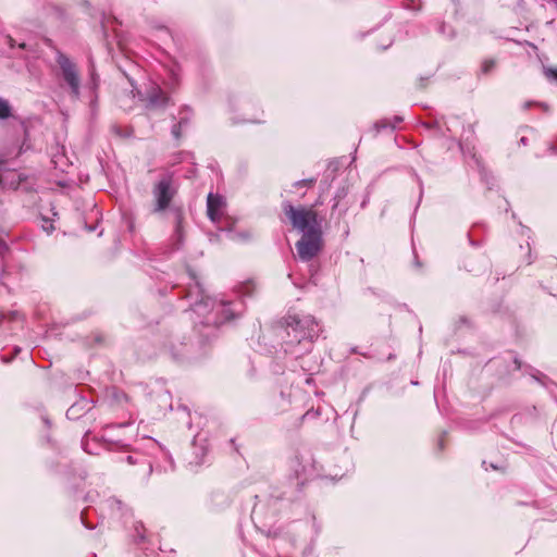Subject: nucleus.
Returning a JSON list of instances; mask_svg holds the SVG:
<instances>
[{
	"mask_svg": "<svg viewBox=\"0 0 557 557\" xmlns=\"http://www.w3.org/2000/svg\"><path fill=\"white\" fill-rule=\"evenodd\" d=\"M9 318H10L11 320H14V321H15V320L21 319V314H20L18 312H16V311H13V312H11V313H10Z\"/></svg>",
	"mask_w": 557,
	"mask_h": 557,
	"instance_id": "nucleus-13",
	"label": "nucleus"
},
{
	"mask_svg": "<svg viewBox=\"0 0 557 557\" xmlns=\"http://www.w3.org/2000/svg\"><path fill=\"white\" fill-rule=\"evenodd\" d=\"M141 100H147L148 106L152 108L161 107L166 103L168 97L162 91V89L156 85L152 84L150 88L147 90L146 99L141 98V95L139 94Z\"/></svg>",
	"mask_w": 557,
	"mask_h": 557,
	"instance_id": "nucleus-8",
	"label": "nucleus"
},
{
	"mask_svg": "<svg viewBox=\"0 0 557 557\" xmlns=\"http://www.w3.org/2000/svg\"><path fill=\"white\" fill-rule=\"evenodd\" d=\"M225 206L226 201L224 197L210 193L207 198V212L209 219L212 222H218L224 213Z\"/></svg>",
	"mask_w": 557,
	"mask_h": 557,
	"instance_id": "nucleus-7",
	"label": "nucleus"
},
{
	"mask_svg": "<svg viewBox=\"0 0 557 557\" xmlns=\"http://www.w3.org/2000/svg\"><path fill=\"white\" fill-rule=\"evenodd\" d=\"M175 236L177 237L178 242H182V239H183V225H182L181 219H178L177 223H176Z\"/></svg>",
	"mask_w": 557,
	"mask_h": 557,
	"instance_id": "nucleus-11",
	"label": "nucleus"
},
{
	"mask_svg": "<svg viewBox=\"0 0 557 557\" xmlns=\"http://www.w3.org/2000/svg\"><path fill=\"white\" fill-rule=\"evenodd\" d=\"M232 304L223 299H215L205 297L194 305V312L198 315L206 317V323L220 324L230 321L235 317L234 310L231 308Z\"/></svg>",
	"mask_w": 557,
	"mask_h": 557,
	"instance_id": "nucleus-2",
	"label": "nucleus"
},
{
	"mask_svg": "<svg viewBox=\"0 0 557 557\" xmlns=\"http://www.w3.org/2000/svg\"><path fill=\"white\" fill-rule=\"evenodd\" d=\"M288 336L300 345L313 344L322 330L315 318L309 313L293 312L285 318Z\"/></svg>",
	"mask_w": 557,
	"mask_h": 557,
	"instance_id": "nucleus-1",
	"label": "nucleus"
},
{
	"mask_svg": "<svg viewBox=\"0 0 557 557\" xmlns=\"http://www.w3.org/2000/svg\"><path fill=\"white\" fill-rule=\"evenodd\" d=\"M57 63L59 64L63 79L70 86L72 94L75 97H78V95H79V77H78L75 64L67 57H65L62 53L58 54Z\"/></svg>",
	"mask_w": 557,
	"mask_h": 557,
	"instance_id": "nucleus-5",
	"label": "nucleus"
},
{
	"mask_svg": "<svg viewBox=\"0 0 557 557\" xmlns=\"http://www.w3.org/2000/svg\"><path fill=\"white\" fill-rule=\"evenodd\" d=\"M312 183H313V181H312V180H310V181H299V182H297L295 185H296V186H302V185H307V184H309V185H310V184H312Z\"/></svg>",
	"mask_w": 557,
	"mask_h": 557,
	"instance_id": "nucleus-14",
	"label": "nucleus"
},
{
	"mask_svg": "<svg viewBox=\"0 0 557 557\" xmlns=\"http://www.w3.org/2000/svg\"><path fill=\"white\" fill-rule=\"evenodd\" d=\"M493 66H494V62L493 61H486L483 64V70H484V72H488L490 69H492Z\"/></svg>",
	"mask_w": 557,
	"mask_h": 557,
	"instance_id": "nucleus-12",
	"label": "nucleus"
},
{
	"mask_svg": "<svg viewBox=\"0 0 557 557\" xmlns=\"http://www.w3.org/2000/svg\"><path fill=\"white\" fill-rule=\"evenodd\" d=\"M11 115V107L9 102L0 98V119H7Z\"/></svg>",
	"mask_w": 557,
	"mask_h": 557,
	"instance_id": "nucleus-9",
	"label": "nucleus"
},
{
	"mask_svg": "<svg viewBox=\"0 0 557 557\" xmlns=\"http://www.w3.org/2000/svg\"><path fill=\"white\" fill-rule=\"evenodd\" d=\"M153 195L157 202L156 210L161 211L164 210L169 203L171 202L174 190L171 186L170 178L161 180L154 187Z\"/></svg>",
	"mask_w": 557,
	"mask_h": 557,
	"instance_id": "nucleus-6",
	"label": "nucleus"
},
{
	"mask_svg": "<svg viewBox=\"0 0 557 557\" xmlns=\"http://www.w3.org/2000/svg\"><path fill=\"white\" fill-rule=\"evenodd\" d=\"M283 210L293 226L302 234L320 230L317 214L312 209H306L302 207L295 208L292 205L286 203L283 206Z\"/></svg>",
	"mask_w": 557,
	"mask_h": 557,
	"instance_id": "nucleus-3",
	"label": "nucleus"
},
{
	"mask_svg": "<svg viewBox=\"0 0 557 557\" xmlns=\"http://www.w3.org/2000/svg\"><path fill=\"white\" fill-rule=\"evenodd\" d=\"M321 247V230L302 234L301 239L296 245L298 256L304 261L312 259L320 251Z\"/></svg>",
	"mask_w": 557,
	"mask_h": 557,
	"instance_id": "nucleus-4",
	"label": "nucleus"
},
{
	"mask_svg": "<svg viewBox=\"0 0 557 557\" xmlns=\"http://www.w3.org/2000/svg\"><path fill=\"white\" fill-rule=\"evenodd\" d=\"M544 74L549 81L557 82V69L547 67L544 70Z\"/></svg>",
	"mask_w": 557,
	"mask_h": 557,
	"instance_id": "nucleus-10",
	"label": "nucleus"
}]
</instances>
